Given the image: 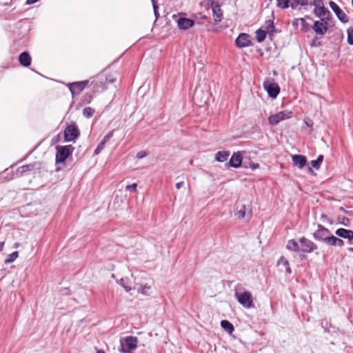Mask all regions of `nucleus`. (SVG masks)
Masks as SVG:
<instances>
[{"mask_svg": "<svg viewBox=\"0 0 353 353\" xmlns=\"http://www.w3.org/2000/svg\"><path fill=\"white\" fill-rule=\"evenodd\" d=\"M296 21H299L301 25L302 26L303 30H307L308 27V24L306 23L305 20L303 18L296 19Z\"/></svg>", "mask_w": 353, "mask_h": 353, "instance_id": "nucleus-36", "label": "nucleus"}, {"mask_svg": "<svg viewBox=\"0 0 353 353\" xmlns=\"http://www.w3.org/2000/svg\"><path fill=\"white\" fill-rule=\"evenodd\" d=\"M4 242H0V251L3 250Z\"/></svg>", "mask_w": 353, "mask_h": 353, "instance_id": "nucleus-45", "label": "nucleus"}, {"mask_svg": "<svg viewBox=\"0 0 353 353\" xmlns=\"http://www.w3.org/2000/svg\"><path fill=\"white\" fill-rule=\"evenodd\" d=\"M79 135V130L74 123L68 125L64 130V139L65 141H74Z\"/></svg>", "mask_w": 353, "mask_h": 353, "instance_id": "nucleus-5", "label": "nucleus"}, {"mask_svg": "<svg viewBox=\"0 0 353 353\" xmlns=\"http://www.w3.org/2000/svg\"><path fill=\"white\" fill-rule=\"evenodd\" d=\"M18 256H19L18 252L15 251L8 255V257L5 260L4 263L6 264L12 263L18 257Z\"/></svg>", "mask_w": 353, "mask_h": 353, "instance_id": "nucleus-30", "label": "nucleus"}, {"mask_svg": "<svg viewBox=\"0 0 353 353\" xmlns=\"http://www.w3.org/2000/svg\"><path fill=\"white\" fill-rule=\"evenodd\" d=\"M178 26L181 29L183 30H187L189 28L192 27L194 21L192 19L184 18V17H180L178 21Z\"/></svg>", "mask_w": 353, "mask_h": 353, "instance_id": "nucleus-17", "label": "nucleus"}, {"mask_svg": "<svg viewBox=\"0 0 353 353\" xmlns=\"http://www.w3.org/2000/svg\"><path fill=\"white\" fill-rule=\"evenodd\" d=\"M348 250L351 252H353V248H349Z\"/></svg>", "mask_w": 353, "mask_h": 353, "instance_id": "nucleus-51", "label": "nucleus"}, {"mask_svg": "<svg viewBox=\"0 0 353 353\" xmlns=\"http://www.w3.org/2000/svg\"><path fill=\"white\" fill-rule=\"evenodd\" d=\"M323 160V155L320 154V155H319V157H317V159L316 160H313L311 161V165L314 168L319 170L321 167V164Z\"/></svg>", "mask_w": 353, "mask_h": 353, "instance_id": "nucleus-28", "label": "nucleus"}, {"mask_svg": "<svg viewBox=\"0 0 353 353\" xmlns=\"http://www.w3.org/2000/svg\"><path fill=\"white\" fill-rule=\"evenodd\" d=\"M221 325L225 331L230 334L232 333L234 330L233 325L228 320H222L221 321Z\"/></svg>", "mask_w": 353, "mask_h": 353, "instance_id": "nucleus-25", "label": "nucleus"}, {"mask_svg": "<svg viewBox=\"0 0 353 353\" xmlns=\"http://www.w3.org/2000/svg\"><path fill=\"white\" fill-rule=\"evenodd\" d=\"M236 45L240 48H245L252 45L250 36L246 33H241L235 41Z\"/></svg>", "mask_w": 353, "mask_h": 353, "instance_id": "nucleus-12", "label": "nucleus"}, {"mask_svg": "<svg viewBox=\"0 0 353 353\" xmlns=\"http://www.w3.org/2000/svg\"><path fill=\"white\" fill-rule=\"evenodd\" d=\"M301 258L302 259H305L306 258V256H305V254H301Z\"/></svg>", "mask_w": 353, "mask_h": 353, "instance_id": "nucleus-48", "label": "nucleus"}, {"mask_svg": "<svg viewBox=\"0 0 353 353\" xmlns=\"http://www.w3.org/2000/svg\"><path fill=\"white\" fill-rule=\"evenodd\" d=\"M290 0H276V6L283 9L288 8L289 7Z\"/></svg>", "mask_w": 353, "mask_h": 353, "instance_id": "nucleus-32", "label": "nucleus"}, {"mask_svg": "<svg viewBox=\"0 0 353 353\" xmlns=\"http://www.w3.org/2000/svg\"><path fill=\"white\" fill-rule=\"evenodd\" d=\"M282 261H283L284 265L288 266L287 269H286L287 272L288 273H290L291 270H290V267L288 266L289 265L288 261L287 260H285L283 257H281L280 261H279V263H281Z\"/></svg>", "mask_w": 353, "mask_h": 353, "instance_id": "nucleus-38", "label": "nucleus"}, {"mask_svg": "<svg viewBox=\"0 0 353 353\" xmlns=\"http://www.w3.org/2000/svg\"><path fill=\"white\" fill-rule=\"evenodd\" d=\"M327 219V216L325 214H322L321 215V219Z\"/></svg>", "mask_w": 353, "mask_h": 353, "instance_id": "nucleus-47", "label": "nucleus"}, {"mask_svg": "<svg viewBox=\"0 0 353 353\" xmlns=\"http://www.w3.org/2000/svg\"><path fill=\"white\" fill-rule=\"evenodd\" d=\"M312 5H314L315 8L323 6L322 0H314Z\"/></svg>", "mask_w": 353, "mask_h": 353, "instance_id": "nucleus-41", "label": "nucleus"}, {"mask_svg": "<svg viewBox=\"0 0 353 353\" xmlns=\"http://www.w3.org/2000/svg\"><path fill=\"white\" fill-rule=\"evenodd\" d=\"M230 155V152L228 151H220L218 152L216 154V160L219 162L225 161Z\"/></svg>", "mask_w": 353, "mask_h": 353, "instance_id": "nucleus-24", "label": "nucleus"}, {"mask_svg": "<svg viewBox=\"0 0 353 353\" xmlns=\"http://www.w3.org/2000/svg\"><path fill=\"white\" fill-rule=\"evenodd\" d=\"M326 244L329 245H338L339 247H342L344 245V241L342 239L331 234L330 238L327 239Z\"/></svg>", "mask_w": 353, "mask_h": 353, "instance_id": "nucleus-22", "label": "nucleus"}, {"mask_svg": "<svg viewBox=\"0 0 353 353\" xmlns=\"http://www.w3.org/2000/svg\"><path fill=\"white\" fill-rule=\"evenodd\" d=\"M152 6H153L155 17H156V19H158L159 17V13L158 12V6L154 0H152Z\"/></svg>", "mask_w": 353, "mask_h": 353, "instance_id": "nucleus-35", "label": "nucleus"}, {"mask_svg": "<svg viewBox=\"0 0 353 353\" xmlns=\"http://www.w3.org/2000/svg\"><path fill=\"white\" fill-rule=\"evenodd\" d=\"M97 353H105V352H104V351H103V350H98V351L97 352Z\"/></svg>", "mask_w": 353, "mask_h": 353, "instance_id": "nucleus-50", "label": "nucleus"}, {"mask_svg": "<svg viewBox=\"0 0 353 353\" xmlns=\"http://www.w3.org/2000/svg\"><path fill=\"white\" fill-rule=\"evenodd\" d=\"M347 42L350 45H353V28L347 29Z\"/></svg>", "mask_w": 353, "mask_h": 353, "instance_id": "nucleus-34", "label": "nucleus"}, {"mask_svg": "<svg viewBox=\"0 0 353 353\" xmlns=\"http://www.w3.org/2000/svg\"><path fill=\"white\" fill-rule=\"evenodd\" d=\"M137 186V183H133L132 185H128L125 187V190H128V191L136 192Z\"/></svg>", "mask_w": 353, "mask_h": 353, "instance_id": "nucleus-37", "label": "nucleus"}, {"mask_svg": "<svg viewBox=\"0 0 353 353\" xmlns=\"http://www.w3.org/2000/svg\"><path fill=\"white\" fill-rule=\"evenodd\" d=\"M299 23H300V22L299 21H296V19H295L293 21V25L297 26L299 25Z\"/></svg>", "mask_w": 353, "mask_h": 353, "instance_id": "nucleus-46", "label": "nucleus"}, {"mask_svg": "<svg viewBox=\"0 0 353 353\" xmlns=\"http://www.w3.org/2000/svg\"><path fill=\"white\" fill-rule=\"evenodd\" d=\"M292 112L290 111H281L275 114H272L269 117L268 121L270 124L272 125H277L281 121L291 118Z\"/></svg>", "mask_w": 353, "mask_h": 353, "instance_id": "nucleus-7", "label": "nucleus"}, {"mask_svg": "<svg viewBox=\"0 0 353 353\" xmlns=\"http://www.w3.org/2000/svg\"><path fill=\"white\" fill-rule=\"evenodd\" d=\"M242 162V156L240 152L234 153L230 159L229 164L233 168H239Z\"/></svg>", "mask_w": 353, "mask_h": 353, "instance_id": "nucleus-18", "label": "nucleus"}, {"mask_svg": "<svg viewBox=\"0 0 353 353\" xmlns=\"http://www.w3.org/2000/svg\"><path fill=\"white\" fill-rule=\"evenodd\" d=\"M56 150V163H62L72 154L74 148L70 145L65 146L57 145Z\"/></svg>", "mask_w": 353, "mask_h": 353, "instance_id": "nucleus-4", "label": "nucleus"}, {"mask_svg": "<svg viewBox=\"0 0 353 353\" xmlns=\"http://www.w3.org/2000/svg\"><path fill=\"white\" fill-rule=\"evenodd\" d=\"M263 86L268 95L272 98H276L279 93L280 88L276 83L265 81L263 83Z\"/></svg>", "mask_w": 353, "mask_h": 353, "instance_id": "nucleus-10", "label": "nucleus"}, {"mask_svg": "<svg viewBox=\"0 0 353 353\" xmlns=\"http://www.w3.org/2000/svg\"><path fill=\"white\" fill-rule=\"evenodd\" d=\"M21 168L23 170L22 172H25L27 170H30V165H23Z\"/></svg>", "mask_w": 353, "mask_h": 353, "instance_id": "nucleus-44", "label": "nucleus"}, {"mask_svg": "<svg viewBox=\"0 0 353 353\" xmlns=\"http://www.w3.org/2000/svg\"><path fill=\"white\" fill-rule=\"evenodd\" d=\"M265 31L271 34L276 32L274 22L272 20H267L265 21Z\"/></svg>", "mask_w": 353, "mask_h": 353, "instance_id": "nucleus-26", "label": "nucleus"}, {"mask_svg": "<svg viewBox=\"0 0 353 353\" xmlns=\"http://www.w3.org/2000/svg\"><path fill=\"white\" fill-rule=\"evenodd\" d=\"M118 283L120 284L125 290L126 292H130L132 289L131 287L129 285L128 279H121L118 281Z\"/></svg>", "mask_w": 353, "mask_h": 353, "instance_id": "nucleus-29", "label": "nucleus"}, {"mask_svg": "<svg viewBox=\"0 0 353 353\" xmlns=\"http://www.w3.org/2000/svg\"><path fill=\"white\" fill-rule=\"evenodd\" d=\"M299 243L301 244V251L303 252L310 253L317 249V245L305 237H301L299 239Z\"/></svg>", "mask_w": 353, "mask_h": 353, "instance_id": "nucleus-9", "label": "nucleus"}, {"mask_svg": "<svg viewBox=\"0 0 353 353\" xmlns=\"http://www.w3.org/2000/svg\"><path fill=\"white\" fill-rule=\"evenodd\" d=\"M308 172H309L310 173H312V172H313V170H312V169L311 168H308Z\"/></svg>", "mask_w": 353, "mask_h": 353, "instance_id": "nucleus-49", "label": "nucleus"}, {"mask_svg": "<svg viewBox=\"0 0 353 353\" xmlns=\"http://www.w3.org/2000/svg\"><path fill=\"white\" fill-rule=\"evenodd\" d=\"M335 234L341 238L348 239L350 243L353 240V231L351 230L339 228L336 230Z\"/></svg>", "mask_w": 353, "mask_h": 353, "instance_id": "nucleus-15", "label": "nucleus"}, {"mask_svg": "<svg viewBox=\"0 0 353 353\" xmlns=\"http://www.w3.org/2000/svg\"><path fill=\"white\" fill-rule=\"evenodd\" d=\"M88 81H77L70 83L69 89L72 94L79 93L88 85Z\"/></svg>", "mask_w": 353, "mask_h": 353, "instance_id": "nucleus-13", "label": "nucleus"}, {"mask_svg": "<svg viewBox=\"0 0 353 353\" xmlns=\"http://www.w3.org/2000/svg\"><path fill=\"white\" fill-rule=\"evenodd\" d=\"M317 230L313 233V237L316 241L327 243V239L331 235L330 231L321 224L317 225Z\"/></svg>", "mask_w": 353, "mask_h": 353, "instance_id": "nucleus-6", "label": "nucleus"}, {"mask_svg": "<svg viewBox=\"0 0 353 353\" xmlns=\"http://www.w3.org/2000/svg\"><path fill=\"white\" fill-rule=\"evenodd\" d=\"M327 23L324 21H316L313 26V30L317 34L323 35L327 30Z\"/></svg>", "mask_w": 353, "mask_h": 353, "instance_id": "nucleus-14", "label": "nucleus"}, {"mask_svg": "<svg viewBox=\"0 0 353 353\" xmlns=\"http://www.w3.org/2000/svg\"><path fill=\"white\" fill-rule=\"evenodd\" d=\"M137 337L128 336L120 340V347L119 350L122 353H132L137 349Z\"/></svg>", "mask_w": 353, "mask_h": 353, "instance_id": "nucleus-2", "label": "nucleus"}, {"mask_svg": "<svg viewBox=\"0 0 353 353\" xmlns=\"http://www.w3.org/2000/svg\"><path fill=\"white\" fill-rule=\"evenodd\" d=\"M286 248L288 250L294 251V252H299L301 251V248L295 240L291 239L288 242V244L286 245Z\"/></svg>", "mask_w": 353, "mask_h": 353, "instance_id": "nucleus-23", "label": "nucleus"}, {"mask_svg": "<svg viewBox=\"0 0 353 353\" xmlns=\"http://www.w3.org/2000/svg\"><path fill=\"white\" fill-rule=\"evenodd\" d=\"M267 32L265 30H263L261 29H259L256 32V37L258 42H263L266 37Z\"/></svg>", "mask_w": 353, "mask_h": 353, "instance_id": "nucleus-27", "label": "nucleus"}, {"mask_svg": "<svg viewBox=\"0 0 353 353\" xmlns=\"http://www.w3.org/2000/svg\"><path fill=\"white\" fill-rule=\"evenodd\" d=\"M151 289V287L150 285H141L140 286V288L138 289V291L139 292L143 294H145V295H148L149 294V291Z\"/></svg>", "mask_w": 353, "mask_h": 353, "instance_id": "nucleus-33", "label": "nucleus"}, {"mask_svg": "<svg viewBox=\"0 0 353 353\" xmlns=\"http://www.w3.org/2000/svg\"><path fill=\"white\" fill-rule=\"evenodd\" d=\"M306 124H307V125H308V126H310V123H307V122H306Z\"/></svg>", "mask_w": 353, "mask_h": 353, "instance_id": "nucleus-53", "label": "nucleus"}, {"mask_svg": "<svg viewBox=\"0 0 353 353\" xmlns=\"http://www.w3.org/2000/svg\"><path fill=\"white\" fill-rule=\"evenodd\" d=\"M18 245H19V243H15V244H14V246H15V247H18Z\"/></svg>", "mask_w": 353, "mask_h": 353, "instance_id": "nucleus-52", "label": "nucleus"}, {"mask_svg": "<svg viewBox=\"0 0 353 353\" xmlns=\"http://www.w3.org/2000/svg\"><path fill=\"white\" fill-rule=\"evenodd\" d=\"M208 2L211 5L214 21L220 22L223 19V11L220 4L214 0H208Z\"/></svg>", "mask_w": 353, "mask_h": 353, "instance_id": "nucleus-8", "label": "nucleus"}, {"mask_svg": "<svg viewBox=\"0 0 353 353\" xmlns=\"http://www.w3.org/2000/svg\"><path fill=\"white\" fill-rule=\"evenodd\" d=\"M329 5L338 19L341 22L347 23L349 21V18L347 14L339 8V6L334 1H330Z\"/></svg>", "mask_w": 353, "mask_h": 353, "instance_id": "nucleus-11", "label": "nucleus"}, {"mask_svg": "<svg viewBox=\"0 0 353 353\" xmlns=\"http://www.w3.org/2000/svg\"><path fill=\"white\" fill-rule=\"evenodd\" d=\"M39 0H27L26 1V4L28 5H31V4H33L36 2H37Z\"/></svg>", "mask_w": 353, "mask_h": 353, "instance_id": "nucleus-42", "label": "nucleus"}, {"mask_svg": "<svg viewBox=\"0 0 353 353\" xmlns=\"http://www.w3.org/2000/svg\"><path fill=\"white\" fill-rule=\"evenodd\" d=\"M19 63L25 67H28L31 63V57L26 52H22L19 57Z\"/></svg>", "mask_w": 353, "mask_h": 353, "instance_id": "nucleus-21", "label": "nucleus"}, {"mask_svg": "<svg viewBox=\"0 0 353 353\" xmlns=\"http://www.w3.org/2000/svg\"><path fill=\"white\" fill-rule=\"evenodd\" d=\"M314 13L317 17L321 18V21H324V19L327 18V16L330 14L329 10L325 9L324 6L315 8Z\"/></svg>", "mask_w": 353, "mask_h": 353, "instance_id": "nucleus-20", "label": "nucleus"}, {"mask_svg": "<svg viewBox=\"0 0 353 353\" xmlns=\"http://www.w3.org/2000/svg\"><path fill=\"white\" fill-rule=\"evenodd\" d=\"M113 136V131L110 132L108 134H106L101 143L98 145L97 148L94 150V154H98L101 152V151L104 148L106 143L112 138Z\"/></svg>", "mask_w": 353, "mask_h": 353, "instance_id": "nucleus-19", "label": "nucleus"}, {"mask_svg": "<svg viewBox=\"0 0 353 353\" xmlns=\"http://www.w3.org/2000/svg\"><path fill=\"white\" fill-rule=\"evenodd\" d=\"M235 296L238 302L245 308H251L254 307L253 299L252 294L248 291L242 293L235 292Z\"/></svg>", "mask_w": 353, "mask_h": 353, "instance_id": "nucleus-3", "label": "nucleus"}, {"mask_svg": "<svg viewBox=\"0 0 353 353\" xmlns=\"http://www.w3.org/2000/svg\"><path fill=\"white\" fill-rule=\"evenodd\" d=\"M297 4L301 6H306L308 4V0H293Z\"/></svg>", "mask_w": 353, "mask_h": 353, "instance_id": "nucleus-40", "label": "nucleus"}, {"mask_svg": "<svg viewBox=\"0 0 353 353\" xmlns=\"http://www.w3.org/2000/svg\"><path fill=\"white\" fill-rule=\"evenodd\" d=\"M183 185V181L178 182V183H176V188L177 189H180L182 187Z\"/></svg>", "mask_w": 353, "mask_h": 353, "instance_id": "nucleus-43", "label": "nucleus"}, {"mask_svg": "<svg viewBox=\"0 0 353 353\" xmlns=\"http://www.w3.org/2000/svg\"><path fill=\"white\" fill-rule=\"evenodd\" d=\"M252 210L251 202L248 199L238 201L236 203L234 214L239 219L250 220Z\"/></svg>", "mask_w": 353, "mask_h": 353, "instance_id": "nucleus-1", "label": "nucleus"}, {"mask_svg": "<svg viewBox=\"0 0 353 353\" xmlns=\"http://www.w3.org/2000/svg\"><path fill=\"white\" fill-rule=\"evenodd\" d=\"M94 110L90 107H86L83 110V114L86 118H90L93 116Z\"/></svg>", "mask_w": 353, "mask_h": 353, "instance_id": "nucleus-31", "label": "nucleus"}, {"mask_svg": "<svg viewBox=\"0 0 353 353\" xmlns=\"http://www.w3.org/2000/svg\"><path fill=\"white\" fill-rule=\"evenodd\" d=\"M147 156V152L145 151H140L137 154V158L139 159H143Z\"/></svg>", "mask_w": 353, "mask_h": 353, "instance_id": "nucleus-39", "label": "nucleus"}, {"mask_svg": "<svg viewBox=\"0 0 353 353\" xmlns=\"http://www.w3.org/2000/svg\"><path fill=\"white\" fill-rule=\"evenodd\" d=\"M292 161L294 165L299 168H303L307 162V159L305 156L301 154H294L292 157Z\"/></svg>", "mask_w": 353, "mask_h": 353, "instance_id": "nucleus-16", "label": "nucleus"}]
</instances>
